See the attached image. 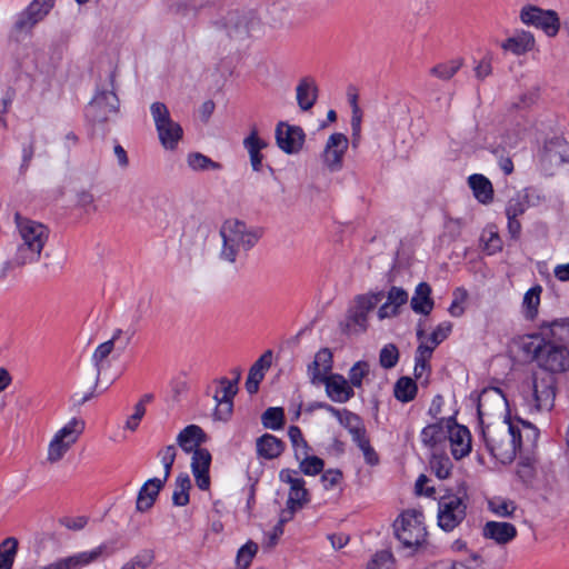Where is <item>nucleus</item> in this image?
<instances>
[{"label": "nucleus", "instance_id": "45", "mask_svg": "<svg viewBox=\"0 0 569 569\" xmlns=\"http://www.w3.org/2000/svg\"><path fill=\"white\" fill-rule=\"evenodd\" d=\"M261 422L264 428L279 430L284 425V411L280 407H270L261 416Z\"/></svg>", "mask_w": 569, "mask_h": 569}, {"label": "nucleus", "instance_id": "50", "mask_svg": "<svg viewBox=\"0 0 569 569\" xmlns=\"http://www.w3.org/2000/svg\"><path fill=\"white\" fill-rule=\"evenodd\" d=\"M300 470L308 476H316L323 470L325 462L317 456H309L308 451L298 459Z\"/></svg>", "mask_w": 569, "mask_h": 569}, {"label": "nucleus", "instance_id": "17", "mask_svg": "<svg viewBox=\"0 0 569 569\" xmlns=\"http://www.w3.org/2000/svg\"><path fill=\"white\" fill-rule=\"evenodd\" d=\"M306 134L298 126L279 122L276 127L278 147L288 154L298 153L303 146Z\"/></svg>", "mask_w": 569, "mask_h": 569}, {"label": "nucleus", "instance_id": "53", "mask_svg": "<svg viewBox=\"0 0 569 569\" xmlns=\"http://www.w3.org/2000/svg\"><path fill=\"white\" fill-rule=\"evenodd\" d=\"M461 66H462V60L455 59V60L435 66L431 69V73L441 80H449L457 73V71L461 68Z\"/></svg>", "mask_w": 569, "mask_h": 569}, {"label": "nucleus", "instance_id": "8", "mask_svg": "<svg viewBox=\"0 0 569 569\" xmlns=\"http://www.w3.org/2000/svg\"><path fill=\"white\" fill-rule=\"evenodd\" d=\"M84 430V421L72 418L61 427L51 438L47 449V461L54 465L63 459L67 452L78 441Z\"/></svg>", "mask_w": 569, "mask_h": 569}, {"label": "nucleus", "instance_id": "2", "mask_svg": "<svg viewBox=\"0 0 569 569\" xmlns=\"http://www.w3.org/2000/svg\"><path fill=\"white\" fill-rule=\"evenodd\" d=\"M17 233V247L12 263L24 267L38 262L49 241L50 229L42 222L16 212L13 217Z\"/></svg>", "mask_w": 569, "mask_h": 569}, {"label": "nucleus", "instance_id": "26", "mask_svg": "<svg viewBox=\"0 0 569 569\" xmlns=\"http://www.w3.org/2000/svg\"><path fill=\"white\" fill-rule=\"evenodd\" d=\"M272 351L267 350L250 368L246 381V389L250 395H253L259 389V383L262 381L266 371L271 367Z\"/></svg>", "mask_w": 569, "mask_h": 569}, {"label": "nucleus", "instance_id": "27", "mask_svg": "<svg viewBox=\"0 0 569 569\" xmlns=\"http://www.w3.org/2000/svg\"><path fill=\"white\" fill-rule=\"evenodd\" d=\"M163 485L164 482L159 478H152L144 482L137 497V510L140 512L149 510L153 506Z\"/></svg>", "mask_w": 569, "mask_h": 569}, {"label": "nucleus", "instance_id": "42", "mask_svg": "<svg viewBox=\"0 0 569 569\" xmlns=\"http://www.w3.org/2000/svg\"><path fill=\"white\" fill-rule=\"evenodd\" d=\"M430 468L439 479H447L452 470V462L443 453L433 452L430 458Z\"/></svg>", "mask_w": 569, "mask_h": 569}, {"label": "nucleus", "instance_id": "36", "mask_svg": "<svg viewBox=\"0 0 569 569\" xmlns=\"http://www.w3.org/2000/svg\"><path fill=\"white\" fill-rule=\"evenodd\" d=\"M541 286L530 288L522 299V313L527 320H535L540 306Z\"/></svg>", "mask_w": 569, "mask_h": 569}, {"label": "nucleus", "instance_id": "51", "mask_svg": "<svg viewBox=\"0 0 569 569\" xmlns=\"http://www.w3.org/2000/svg\"><path fill=\"white\" fill-rule=\"evenodd\" d=\"M258 552V545L253 541H248L243 545L237 553L236 565L239 569H248Z\"/></svg>", "mask_w": 569, "mask_h": 569}, {"label": "nucleus", "instance_id": "57", "mask_svg": "<svg viewBox=\"0 0 569 569\" xmlns=\"http://www.w3.org/2000/svg\"><path fill=\"white\" fill-rule=\"evenodd\" d=\"M233 400H216L213 416L217 420L227 421L232 415Z\"/></svg>", "mask_w": 569, "mask_h": 569}, {"label": "nucleus", "instance_id": "40", "mask_svg": "<svg viewBox=\"0 0 569 569\" xmlns=\"http://www.w3.org/2000/svg\"><path fill=\"white\" fill-rule=\"evenodd\" d=\"M488 509L497 517L511 518L517 510V506L510 499L493 497L488 500Z\"/></svg>", "mask_w": 569, "mask_h": 569}, {"label": "nucleus", "instance_id": "12", "mask_svg": "<svg viewBox=\"0 0 569 569\" xmlns=\"http://www.w3.org/2000/svg\"><path fill=\"white\" fill-rule=\"evenodd\" d=\"M556 380L553 376H535L532 383V407L537 412L550 411L555 406Z\"/></svg>", "mask_w": 569, "mask_h": 569}, {"label": "nucleus", "instance_id": "55", "mask_svg": "<svg viewBox=\"0 0 569 569\" xmlns=\"http://www.w3.org/2000/svg\"><path fill=\"white\" fill-rule=\"evenodd\" d=\"M399 360V351L392 343L385 346L379 356L381 367L386 369L393 368Z\"/></svg>", "mask_w": 569, "mask_h": 569}, {"label": "nucleus", "instance_id": "15", "mask_svg": "<svg viewBox=\"0 0 569 569\" xmlns=\"http://www.w3.org/2000/svg\"><path fill=\"white\" fill-rule=\"evenodd\" d=\"M348 144V138L343 133L336 132L328 138L321 157L323 164L331 172L339 171L342 168L343 156Z\"/></svg>", "mask_w": 569, "mask_h": 569}, {"label": "nucleus", "instance_id": "61", "mask_svg": "<svg viewBox=\"0 0 569 569\" xmlns=\"http://www.w3.org/2000/svg\"><path fill=\"white\" fill-rule=\"evenodd\" d=\"M337 419L341 425L347 427L349 431L352 430L356 426L361 425L360 418L347 409L340 410Z\"/></svg>", "mask_w": 569, "mask_h": 569}, {"label": "nucleus", "instance_id": "49", "mask_svg": "<svg viewBox=\"0 0 569 569\" xmlns=\"http://www.w3.org/2000/svg\"><path fill=\"white\" fill-rule=\"evenodd\" d=\"M481 240L485 244V250L489 254H493L500 251L502 248V241L495 226H489L488 228L485 229L481 236Z\"/></svg>", "mask_w": 569, "mask_h": 569}, {"label": "nucleus", "instance_id": "41", "mask_svg": "<svg viewBox=\"0 0 569 569\" xmlns=\"http://www.w3.org/2000/svg\"><path fill=\"white\" fill-rule=\"evenodd\" d=\"M432 356V352H430V349L427 347V342L421 340L419 343L417 350H416V357H415V377L417 379L422 378L430 369L429 360Z\"/></svg>", "mask_w": 569, "mask_h": 569}, {"label": "nucleus", "instance_id": "58", "mask_svg": "<svg viewBox=\"0 0 569 569\" xmlns=\"http://www.w3.org/2000/svg\"><path fill=\"white\" fill-rule=\"evenodd\" d=\"M342 480V472L338 469H329L321 476V482L325 489L330 490L337 487Z\"/></svg>", "mask_w": 569, "mask_h": 569}, {"label": "nucleus", "instance_id": "31", "mask_svg": "<svg viewBox=\"0 0 569 569\" xmlns=\"http://www.w3.org/2000/svg\"><path fill=\"white\" fill-rule=\"evenodd\" d=\"M122 333H123V331L121 329H117L112 333V337L109 340L100 343L96 348V350L92 355V361H93V365L97 370V380L100 377L101 370L104 368V362H106L107 358L110 356V353L114 349V345L118 340H120Z\"/></svg>", "mask_w": 569, "mask_h": 569}, {"label": "nucleus", "instance_id": "37", "mask_svg": "<svg viewBox=\"0 0 569 569\" xmlns=\"http://www.w3.org/2000/svg\"><path fill=\"white\" fill-rule=\"evenodd\" d=\"M191 481L187 473H180L176 479V486L172 493V502L176 506L183 507L189 503V491Z\"/></svg>", "mask_w": 569, "mask_h": 569}, {"label": "nucleus", "instance_id": "9", "mask_svg": "<svg viewBox=\"0 0 569 569\" xmlns=\"http://www.w3.org/2000/svg\"><path fill=\"white\" fill-rule=\"evenodd\" d=\"M150 112L156 126L159 141L167 150H174L183 137L181 126L170 114L168 107L162 102H153Z\"/></svg>", "mask_w": 569, "mask_h": 569}, {"label": "nucleus", "instance_id": "38", "mask_svg": "<svg viewBox=\"0 0 569 569\" xmlns=\"http://www.w3.org/2000/svg\"><path fill=\"white\" fill-rule=\"evenodd\" d=\"M417 390V385L411 378L401 377L395 385L393 395L397 400L401 402H409L415 399Z\"/></svg>", "mask_w": 569, "mask_h": 569}, {"label": "nucleus", "instance_id": "47", "mask_svg": "<svg viewBox=\"0 0 569 569\" xmlns=\"http://www.w3.org/2000/svg\"><path fill=\"white\" fill-rule=\"evenodd\" d=\"M365 569H396V559L391 551L380 550L372 555Z\"/></svg>", "mask_w": 569, "mask_h": 569}, {"label": "nucleus", "instance_id": "63", "mask_svg": "<svg viewBox=\"0 0 569 569\" xmlns=\"http://www.w3.org/2000/svg\"><path fill=\"white\" fill-rule=\"evenodd\" d=\"M77 201H78V204L80 207H82L83 209H86L87 211L96 209V207H94V197L89 191H81V192H79L78 196H77Z\"/></svg>", "mask_w": 569, "mask_h": 569}, {"label": "nucleus", "instance_id": "18", "mask_svg": "<svg viewBox=\"0 0 569 569\" xmlns=\"http://www.w3.org/2000/svg\"><path fill=\"white\" fill-rule=\"evenodd\" d=\"M385 298L383 291H371L359 295L355 298L353 307L350 311L351 321L362 330L367 328L368 313Z\"/></svg>", "mask_w": 569, "mask_h": 569}, {"label": "nucleus", "instance_id": "32", "mask_svg": "<svg viewBox=\"0 0 569 569\" xmlns=\"http://www.w3.org/2000/svg\"><path fill=\"white\" fill-rule=\"evenodd\" d=\"M243 146L249 153L250 163L254 171H259L262 164L261 150L267 147V142L259 138L257 129L243 140Z\"/></svg>", "mask_w": 569, "mask_h": 569}, {"label": "nucleus", "instance_id": "11", "mask_svg": "<svg viewBox=\"0 0 569 569\" xmlns=\"http://www.w3.org/2000/svg\"><path fill=\"white\" fill-rule=\"evenodd\" d=\"M54 2L56 0H32L29 6L18 14L14 29L19 32H30L49 14L54 7Z\"/></svg>", "mask_w": 569, "mask_h": 569}, {"label": "nucleus", "instance_id": "23", "mask_svg": "<svg viewBox=\"0 0 569 569\" xmlns=\"http://www.w3.org/2000/svg\"><path fill=\"white\" fill-rule=\"evenodd\" d=\"M517 532L512 523L502 521H488L482 527V536L500 546L511 542L517 537Z\"/></svg>", "mask_w": 569, "mask_h": 569}, {"label": "nucleus", "instance_id": "4", "mask_svg": "<svg viewBox=\"0 0 569 569\" xmlns=\"http://www.w3.org/2000/svg\"><path fill=\"white\" fill-rule=\"evenodd\" d=\"M206 441L203 430L197 425L187 426L177 437V442L184 452H192L191 470L196 480V485L201 490L210 488L209 469L211 465L210 452L201 448V443Z\"/></svg>", "mask_w": 569, "mask_h": 569}, {"label": "nucleus", "instance_id": "19", "mask_svg": "<svg viewBox=\"0 0 569 569\" xmlns=\"http://www.w3.org/2000/svg\"><path fill=\"white\" fill-rule=\"evenodd\" d=\"M325 385L327 397L337 403H346L355 397V390L347 378L340 373H330L320 385Z\"/></svg>", "mask_w": 569, "mask_h": 569}, {"label": "nucleus", "instance_id": "29", "mask_svg": "<svg viewBox=\"0 0 569 569\" xmlns=\"http://www.w3.org/2000/svg\"><path fill=\"white\" fill-rule=\"evenodd\" d=\"M256 449L260 458L271 460L282 453L284 443L276 436L264 433L257 439Z\"/></svg>", "mask_w": 569, "mask_h": 569}, {"label": "nucleus", "instance_id": "20", "mask_svg": "<svg viewBox=\"0 0 569 569\" xmlns=\"http://www.w3.org/2000/svg\"><path fill=\"white\" fill-rule=\"evenodd\" d=\"M103 552V547L99 546L89 551L78 552L48 563L40 569H82L83 567L98 560Z\"/></svg>", "mask_w": 569, "mask_h": 569}, {"label": "nucleus", "instance_id": "10", "mask_svg": "<svg viewBox=\"0 0 569 569\" xmlns=\"http://www.w3.org/2000/svg\"><path fill=\"white\" fill-rule=\"evenodd\" d=\"M519 19L522 24L535 27L543 31L549 38H555L561 27L558 13L533 4H526L520 9Z\"/></svg>", "mask_w": 569, "mask_h": 569}, {"label": "nucleus", "instance_id": "54", "mask_svg": "<svg viewBox=\"0 0 569 569\" xmlns=\"http://www.w3.org/2000/svg\"><path fill=\"white\" fill-rule=\"evenodd\" d=\"M288 437L292 443L295 456L297 459H300L308 451V443L305 440L302 432L299 427L291 426L288 429Z\"/></svg>", "mask_w": 569, "mask_h": 569}, {"label": "nucleus", "instance_id": "24", "mask_svg": "<svg viewBox=\"0 0 569 569\" xmlns=\"http://www.w3.org/2000/svg\"><path fill=\"white\" fill-rule=\"evenodd\" d=\"M408 302V293L400 287H391L387 295V300L378 309L379 320L393 318L399 315L400 307Z\"/></svg>", "mask_w": 569, "mask_h": 569}, {"label": "nucleus", "instance_id": "52", "mask_svg": "<svg viewBox=\"0 0 569 569\" xmlns=\"http://www.w3.org/2000/svg\"><path fill=\"white\" fill-rule=\"evenodd\" d=\"M216 382L218 387L213 395L214 400H233L238 392L236 382H231V380L226 377L219 378Z\"/></svg>", "mask_w": 569, "mask_h": 569}, {"label": "nucleus", "instance_id": "7", "mask_svg": "<svg viewBox=\"0 0 569 569\" xmlns=\"http://www.w3.org/2000/svg\"><path fill=\"white\" fill-rule=\"evenodd\" d=\"M395 535L408 549H416L427 541V528L423 513L417 509L403 511L393 523Z\"/></svg>", "mask_w": 569, "mask_h": 569}, {"label": "nucleus", "instance_id": "46", "mask_svg": "<svg viewBox=\"0 0 569 569\" xmlns=\"http://www.w3.org/2000/svg\"><path fill=\"white\" fill-rule=\"evenodd\" d=\"M496 401L499 406L506 402L503 395L498 388L486 389L481 392L478 400V415L483 425V416L487 413V402Z\"/></svg>", "mask_w": 569, "mask_h": 569}, {"label": "nucleus", "instance_id": "5", "mask_svg": "<svg viewBox=\"0 0 569 569\" xmlns=\"http://www.w3.org/2000/svg\"><path fill=\"white\" fill-rule=\"evenodd\" d=\"M482 439L489 453L501 463L511 462L521 443L519 430L506 420L482 426Z\"/></svg>", "mask_w": 569, "mask_h": 569}, {"label": "nucleus", "instance_id": "44", "mask_svg": "<svg viewBox=\"0 0 569 569\" xmlns=\"http://www.w3.org/2000/svg\"><path fill=\"white\" fill-rule=\"evenodd\" d=\"M528 208V194L519 191L509 198L506 206L507 218H517L525 213Z\"/></svg>", "mask_w": 569, "mask_h": 569}, {"label": "nucleus", "instance_id": "64", "mask_svg": "<svg viewBox=\"0 0 569 569\" xmlns=\"http://www.w3.org/2000/svg\"><path fill=\"white\" fill-rule=\"evenodd\" d=\"M88 523V518L84 516H79L74 518H66L62 521V525L70 530H81Z\"/></svg>", "mask_w": 569, "mask_h": 569}, {"label": "nucleus", "instance_id": "13", "mask_svg": "<svg viewBox=\"0 0 569 569\" xmlns=\"http://www.w3.org/2000/svg\"><path fill=\"white\" fill-rule=\"evenodd\" d=\"M447 440L456 460H460L471 452L470 431L467 427L457 423L453 418L447 419Z\"/></svg>", "mask_w": 569, "mask_h": 569}, {"label": "nucleus", "instance_id": "59", "mask_svg": "<svg viewBox=\"0 0 569 569\" xmlns=\"http://www.w3.org/2000/svg\"><path fill=\"white\" fill-rule=\"evenodd\" d=\"M467 298V293L463 289H457L455 291V299L451 302L449 307V313L453 317H460L462 316L465 309L462 307V303L465 302Z\"/></svg>", "mask_w": 569, "mask_h": 569}, {"label": "nucleus", "instance_id": "43", "mask_svg": "<svg viewBox=\"0 0 569 569\" xmlns=\"http://www.w3.org/2000/svg\"><path fill=\"white\" fill-rule=\"evenodd\" d=\"M188 166L194 171L220 170L221 164L208 158L200 152L189 153L187 157Z\"/></svg>", "mask_w": 569, "mask_h": 569}, {"label": "nucleus", "instance_id": "35", "mask_svg": "<svg viewBox=\"0 0 569 569\" xmlns=\"http://www.w3.org/2000/svg\"><path fill=\"white\" fill-rule=\"evenodd\" d=\"M451 330H452L451 322L445 321V322L439 323L436 327V329L431 332L429 338L426 337L423 329H421V328L418 329L417 338L419 340V343L421 342V340L427 342V347L430 349V352H433L436 347L448 338Z\"/></svg>", "mask_w": 569, "mask_h": 569}, {"label": "nucleus", "instance_id": "60", "mask_svg": "<svg viewBox=\"0 0 569 569\" xmlns=\"http://www.w3.org/2000/svg\"><path fill=\"white\" fill-rule=\"evenodd\" d=\"M144 413L146 408L143 407V403L137 402L134 406V412L126 421V428L130 431H136Z\"/></svg>", "mask_w": 569, "mask_h": 569}, {"label": "nucleus", "instance_id": "1", "mask_svg": "<svg viewBox=\"0 0 569 569\" xmlns=\"http://www.w3.org/2000/svg\"><path fill=\"white\" fill-rule=\"evenodd\" d=\"M521 349L540 369L551 376L568 371L569 318L541 321L538 331L522 341Z\"/></svg>", "mask_w": 569, "mask_h": 569}, {"label": "nucleus", "instance_id": "56", "mask_svg": "<svg viewBox=\"0 0 569 569\" xmlns=\"http://www.w3.org/2000/svg\"><path fill=\"white\" fill-rule=\"evenodd\" d=\"M159 456H160L161 463L163 465V469H164L163 479H161V480L163 482H166L170 476L171 468L174 463L176 456H177V449L173 445H169V446L164 447L159 452Z\"/></svg>", "mask_w": 569, "mask_h": 569}, {"label": "nucleus", "instance_id": "22", "mask_svg": "<svg viewBox=\"0 0 569 569\" xmlns=\"http://www.w3.org/2000/svg\"><path fill=\"white\" fill-rule=\"evenodd\" d=\"M505 52H510L515 56H523L536 47L535 36L527 30H516L515 33L507 38L500 44Z\"/></svg>", "mask_w": 569, "mask_h": 569}, {"label": "nucleus", "instance_id": "39", "mask_svg": "<svg viewBox=\"0 0 569 569\" xmlns=\"http://www.w3.org/2000/svg\"><path fill=\"white\" fill-rule=\"evenodd\" d=\"M18 551V540L13 537L6 538L0 543V569H11Z\"/></svg>", "mask_w": 569, "mask_h": 569}, {"label": "nucleus", "instance_id": "14", "mask_svg": "<svg viewBox=\"0 0 569 569\" xmlns=\"http://www.w3.org/2000/svg\"><path fill=\"white\" fill-rule=\"evenodd\" d=\"M279 477L281 481L289 485L287 506L290 513H293L309 501L306 482L301 477H299L298 471L291 469L281 470Z\"/></svg>", "mask_w": 569, "mask_h": 569}, {"label": "nucleus", "instance_id": "48", "mask_svg": "<svg viewBox=\"0 0 569 569\" xmlns=\"http://www.w3.org/2000/svg\"><path fill=\"white\" fill-rule=\"evenodd\" d=\"M370 366L366 361H357L348 372L349 385L355 388H361L363 379L369 375Z\"/></svg>", "mask_w": 569, "mask_h": 569}, {"label": "nucleus", "instance_id": "6", "mask_svg": "<svg viewBox=\"0 0 569 569\" xmlns=\"http://www.w3.org/2000/svg\"><path fill=\"white\" fill-rule=\"evenodd\" d=\"M468 490L465 483L457 486L456 490H448L438 501V526L446 532L456 529L467 516Z\"/></svg>", "mask_w": 569, "mask_h": 569}, {"label": "nucleus", "instance_id": "3", "mask_svg": "<svg viewBox=\"0 0 569 569\" xmlns=\"http://www.w3.org/2000/svg\"><path fill=\"white\" fill-rule=\"evenodd\" d=\"M221 248L219 259L234 264L241 254L251 250L260 240L261 231L238 218L226 219L219 229Z\"/></svg>", "mask_w": 569, "mask_h": 569}, {"label": "nucleus", "instance_id": "25", "mask_svg": "<svg viewBox=\"0 0 569 569\" xmlns=\"http://www.w3.org/2000/svg\"><path fill=\"white\" fill-rule=\"evenodd\" d=\"M297 103L302 111H309L318 99V86L312 77H303L296 87Z\"/></svg>", "mask_w": 569, "mask_h": 569}, {"label": "nucleus", "instance_id": "33", "mask_svg": "<svg viewBox=\"0 0 569 569\" xmlns=\"http://www.w3.org/2000/svg\"><path fill=\"white\" fill-rule=\"evenodd\" d=\"M253 20L247 14L231 12L226 18V28L230 37L243 38L249 34Z\"/></svg>", "mask_w": 569, "mask_h": 569}, {"label": "nucleus", "instance_id": "28", "mask_svg": "<svg viewBox=\"0 0 569 569\" xmlns=\"http://www.w3.org/2000/svg\"><path fill=\"white\" fill-rule=\"evenodd\" d=\"M423 446L436 449L447 441V419H441L436 423L425 427L420 435Z\"/></svg>", "mask_w": 569, "mask_h": 569}, {"label": "nucleus", "instance_id": "34", "mask_svg": "<svg viewBox=\"0 0 569 569\" xmlns=\"http://www.w3.org/2000/svg\"><path fill=\"white\" fill-rule=\"evenodd\" d=\"M468 182L479 202L487 204L492 201L493 189L489 179L482 174H472L469 177Z\"/></svg>", "mask_w": 569, "mask_h": 569}, {"label": "nucleus", "instance_id": "16", "mask_svg": "<svg viewBox=\"0 0 569 569\" xmlns=\"http://www.w3.org/2000/svg\"><path fill=\"white\" fill-rule=\"evenodd\" d=\"M119 109V99L111 91H102L91 100L87 114L96 122H104Z\"/></svg>", "mask_w": 569, "mask_h": 569}, {"label": "nucleus", "instance_id": "30", "mask_svg": "<svg viewBox=\"0 0 569 569\" xmlns=\"http://www.w3.org/2000/svg\"><path fill=\"white\" fill-rule=\"evenodd\" d=\"M431 287L427 282H420L411 298L410 306L416 313L429 315L433 309Z\"/></svg>", "mask_w": 569, "mask_h": 569}, {"label": "nucleus", "instance_id": "21", "mask_svg": "<svg viewBox=\"0 0 569 569\" xmlns=\"http://www.w3.org/2000/svg\"><path fill=\"white\" fill-rule=\"evenodd\" d=\"M332 352L328 348L320 349L311 363L308 365L307 373L313 386L320 385L321 380L329 376L332 370Z\"/></svg>", "mask_w": 569, "mask_h": 569}, {"label": "nucleus", "instance_id": "62", "mask_svg": "<svg viewBox=\"0 0 569 569\" xmlns=\"http://www.w3.org/2000/svg\"><path fill=\"white\" fill-rule=\"evenodd\" d=\"M131 560L137 568L146 569L153 562L154 553L151 550H142L138 552Z\"/></svg>", "mask_w": 569, "mask_h": 569}]
</instances>
